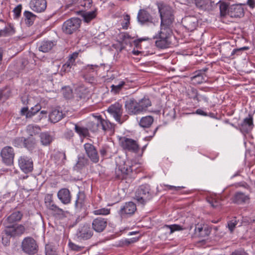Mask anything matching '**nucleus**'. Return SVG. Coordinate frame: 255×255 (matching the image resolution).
<instances>
[{
    "label": "nucleus",
    "instance_id": "obj_1",
    "mask_svg": "<svg viewBox=\"0 0 255 255\" xmlns=\"http://www.w3.org/2000/svg\"><path fill=\"white\" fill-rule=\"evenodd\" d=\"M151 106L150 100L145 97L138 101L134 98H130L126 101L125 105L127 112L130 115H137L144 113Z\"/></svg>",
    "mask_w": 255,
    "mask_h": 255
},
{
    "label": "nucleus",
    "instance_id": "obj_2",
    "mask_svg": "<svg viewBox=\"0 0 255 255\" xmlns=\"http://www.w3.org/2000/svg\"><path fill=\"white\" fill-rule=\"evenodd\" d=\"M154 38L157 39L155 42L156 47L160 49L168 48L172 45V31L169 26L162 25L158 34Z\"/></svg>",
    "mask_w": 255,
    "mask_h": 255
},
{
    "label": "nucleus",
    "instance_id": "obj_3",
    "mask_svg": "<svg viewBox=\"0 0 255 255\" xmlns=\"http://www.w3.org/2000/svg\"><path fill=\"white\" fill-rule=\"evenodd\" d=\"M87 127L93 132L97 131L100 129L105 131H114V125L109 121L103 119L100 116H96L94 121L89 122Z\"/></svg>",
    "mask_w": 255,
    "mask_h": 255
},
{
    "label": "nucleus",
    "instance_id": "obj_4",
    "mask_svg": "<svg viewBox=\"0 0 255 255\" xmlns=\"http://www.w3.org/2000/svg\"><path fill=\"white\" fill-rule=\"evenodd\" d=\"M151 198L150 186L147 184L140 186L135 192L134 199L138 203L143 205Z\"/></svg>",
    "mask_w": 255,
    "mask_h": 255
},
{
    "label": "nucleus",
    "instance_id": "obj_5",
    "mask_svg": "<svg viewBox=\"0 0 255 255\" xmlns=\"http://www.w3.org/2000/svg\"><path fill=\"white\" fill-rule=\"evenodd\" d=\"M81 24V20L72 17L66 20L62 25V30L66 34H72L78 31Z\"/></svg>",
    "mask_w": 255,
    "mask_h": 255
},
{
    "label": "nucleus",
    "instance_id": "obj_6",
    "mask_svg": "<svg viewBox=\"0 0 255 255\" xmlns=\"http://www.w3.org/2000/svg\"><path fill=\"white\" fill-rule=\"evenodd\" d=\"M161 18V26H169L174 19L172 10L171 7L168 5H160L158 6Z\"/></svg>",
    "mask_w": 255,
    "mask_h": 255
},
{
    "label": "nucleus",
    "instance_id": "obj_7",
    "mask_svg": "<svg viewBox=\"0 0 255 255\" xmlns=\"http://www.w3.org/2000/svg\"><path fill=\"white\" fill-rule=\"evenodd\" d=\"M21 249L26 254L33 255L37 252L38 246L33 238L27 237L24 238L22 241Z\"/></svg>",
    "mask_w": 255,
    "mask_h": 255
},
{
    "label": "nucleus",
    "instance_id": "obj_8",
    "mask_svg": "<svg viewBox=\"0 0 255 255\" xmlns=\"http://www.w3.org/2000/svg\"><path fill=\"white\" fill-rule=\"evenodd\" d=\"M119 142L122 148L128 151L137 153L139 150V146L137 142L131 138L125 136L119 138Z\"/></svg>",
    "mask_w": 255,
    "mask_h": 255
},
{
    "label": "nucleus",
    "instance_id": "obj_9",
    "mask_svg": "<svg viewBox=\"0 0 255 255\" xmlns=\"http://www.w3.org/2000/svg\"><path fill=\"white\" fill-rule=\"evenodd\" d=\"M0 156L2 162L7 165H10L13 163L14 157V152L12 147L6 146L1 150Z\"/></svg>",
    "mask_w": 255,
    "mask_h": 255
},
{
    "label": "nucleus",
    "instance_id": "obj_10",
    "mask_svg": "<svg viewBox=\"0 0 255 255\" xmlns=\"http://www.w3.org/2000/svg\"><path fill=\"white\" fill-rule=\"evenodd\" d=\"M85 152L93 163H97L99 161V156L95 146L91 143H86L84 145Z\"/></svg>",
    "mask_w": 255,
    "mask_h": 255
},
{
    "label": "nucleus",
    "instance_id": "obj_11",
    "mask_svg": "<svg viewBox=\"0 0 255 255\" xmlns=\"http://www.w3.org/2000/svg\"><path fill=\"white\" fill-rule=\"evenodd\" d=\"M107 111L119 124H122L123 123V121H122L121 119L123 114L122 105L121 104L116 103L111 105Z\"/></svg>",
    "mask_w": 255,
    "mask_h": 255
},
{
    "label": "nucleus",
    "instance_id": "obj_12",
    "mask_svg": "<svg viewBox=\"0 0 255 255\" xmlns=\"http://www.w3.org/2000/svg\"><path fill=\"white\" fill-rule=\"evenodd\" d=\"M137 19L138 22L141 25L152 23L153 22V17L147 11V8H143L139 10Z\"/></svg>",
    "mask_w": 255,
    "mask_h": 255
},
{
    "label": "nucleus",
    "instance_id": "obj_13",
    "mask_svg": "<svg viewBox=\"0 0 255 255\" xmlns=\"http://www.w3.org/2000/svg\"><path fill=\"white\" fill-rule=\"evenodd\" d=\"M26 228L22 225H16L7 226L4 230V232L10 237H15L20 236L25 232Z\"/></svg>",
    "mask_w": 255,
    "mask_h": 255
},
{
    "label": "nucleus",
    "instance_id": "obj_14",
    "mask_svg": "<svg viewBox=\"0 0 255 255\" xmlns=\"http://www.w3.org/2000/svg\"><path fill=\"white\" fill-rule=\"evenodd\" d=\"M254 127L253 123V117L249 114L245 118L242 122L239 125V129L243 133H247L250 132Z\"/></svg>",
    "mask_w": 255,
    "mask_h": 255
},
{
    "label": "nucleus",
    "instance_id": "obj_15",
    "mask_svg": "<svg viewBox=\"0 0 255 255\" xmlns=\"http://www.w3.org/2000/svg\"><path fill=\"white\" fill-rule=\"evenodd\" d=\"M182 23L186 29L193 31L198 25V19L196 16L189 15L182 19Z\"/></svg>",
    "mask_w": 255,
    "mask_h": 255
},
{
    "label": "nucleus",
    "instance_id": "obj_16",
    "mask_svg": "<svg viewBox=\"0 0 255 255\" xmlns=\"http://www.w3.org/2000/svg\"><path fill=\"white\" fill-rule=\"evenodd\" d=\"M250 199L249 195H246L241 191H237L233 195L231 198V200L234 204L243 205L249 203Z\"/></svg>",
    "mask_w": 255,
    "mask_h": 255
},
{
    "label": "nucleus",
    "instance_id": "obj_17",
    "mask_svg": "<svg viewBox=\"0 0 255 255\" xmlns=\"http://www.w3.org/2000/svg\"><path fill=\"white\" fill-rule=\"evenodd\" d=\"M18 165L20 169L25 173L33 169L32 160L26 156H21L18 159Z\"/></svg>",
    "mask_w": 255,
    "mask_h": 255
},
{
    "label": "nucleus",
    "instance_id": "obj_18",
    "mask_svg": "<svg viewBox=\"0 0 255 255\" xmlns=\"http://www.w3.org/2000/svg\"><path fill=\"white\" fill-rule=\"evenodd\" d=\"M93 235V232L90 226L88 225H84L79 228L77 232L78 238L83 240H88Z\"/></svg>",
    "mask_w": 255,
    "mask_h": 255
},
{
    "label": "nucleus",
    "instance_id": "obj_19",
    "mask_svg": "<svg viewBox=\"0 0 255 255\" xmlns=\"http://www.w3.org/2000/svg\"><path fill=\"white\" fill-rule=\"evenodd\" d=\"M30 8L36 12L44 11L47 7L46 0H31L29 3Z\"/></svg>",
    "mask_w": 255,
    "mask_h": 255
},
{
    "label": "nucleus",
    "instance_id": "obj_20",
    "mask_svg": "<svg viewBox=\"0 0 255 255\" xmlns=\"http://www.w3.org/2000/svg\"><path fill=\"white\" fill-rule=\"evenodd\" d=\"M107 226V219L98 217L95 219L92 222L93 229L98 233L103 232Z\"/></svg>",
    "mask_w": 255,
    "mask_h": 255
},
{
    "label": "nucleus",
    "instance_id": "obj_21",
    "mask_svg": "<svg viewBox=\"0 0 255 255\" xmlns=\"http://www.w3.org/2000/svg\"><path fill=\"white\" fill-rule=\"evenodd\" d=\"M136 210L135 204L132 202H128L125 203L120 209L119 213L122 217L126 215H132Z\"/></svg>",
    "mask_w": 255,
    "mask_h": 255
},
{
    "label": "nucleus",
    "instance_id": "obj_22",
    "mask_svg": "<svg viewBox=\"0 0 255 255\" xmlns=\"http://www.w3.org/2000/svg\"><path fill=\"white\" fill-rule=\"evenodd\" d=\"M59 200L64 204H68L71 201V195L70 191L67 188H62L57 193Z\"/></svg>",
    "mask_w": 255,
    "mask_h": 255
},
{
    "label": "nucleus",
    "instance_id": "obj_23",
    "mask_svg": "<svg viewBox=\"0 0 255 255\" xmlns=\"http://www.w3.org/2000/svg\"><path fill=\"white\" fill-rule=\"evenodd\" d=\"M228 14L232 17H241L244 16V9L240 4L232 5L229 7Z\"/></svg>",
    "mask_w": 255,
    "mask_h": 255
},
{
    "label": "nucleus",
    "instance_id": "obj_24",
    "mask_svg": "<svg viewBox=\"0 0 255 255\" xmlns=\"http://www.w3.org/2000/svg\"><path fill=\"white\" fill-rule=\"evenodd\" d=\"M89 164V159L84 155H79L78 156L77 161L74 166V169L76 171H80L85 168Z\"/></svg>",
    "mask_w": 255,
    "mask_h": 255
},
{
    "label": "nucleus",
    "instance_id": "obj_25",
    "mask_svg": "<svg viewBox=\"0 0 255 255\" xmlns=\"http://www.w3.org/2000/svg\"><path fill=\"white\" fill-rule=\"evenodd\" d=\"M86 202V195L83 192H79L75 203V208L78 210L81 209L85 206Z\"/></svg>",
    "mask_w": 255,
    "mask_h": 255
},
{
    "label": "nucleus",
    "instance_id": "obj_26",
    "mask_svg": "<svg viewBox=\"0 0 255 255\" xmlns=\"http://www.w3.org/2000/svg\"><path fill=\"white\" fill-rule=\"evenodd\" d=\"M64 116V114L62 111L58 109H54L52 110L49 115L50 121L53 123H56L60 121Z\"/></svg>",
    "mask_w": 255,
    "mask_h": 255
},
{
    "label": "nucleus",
    "instance_id": "obj_27",
    "mask_svg": "<svg viewBox=\"0 0 255 255\" xmlns=\"http://www.w3.org/2000/svg\"><path fill=\"white\" fill-rule=\"evenodd\" d=\"M184 229L182 226L177 225L173 224L171 225H164L162 228L161 231L165 232L166 234L171 235L175 231H181Z\"/></svg>",
    "mask_w": 255,
    "mask_h": 255
},
{
    "label": "nucleus",
    "instance_id": "obj_28",
    "mask_svg": "<svg viewBox=\"0 0 255 255\" xmlns=\"http://www.w3.org/2000/svg\"><path fill=\"white\" fill-rule=\"evenodd\" d=\"M41 143L44 146L49 145L53 140L52 135L48 132H43L39 134Z\"/></svg>",
    "mask_w": 255,
    "mask_h": 255
},
{
    "label": "nucleus",
    "instance_id": "obj_29",
    "mask_svg": "<svg viewBox=\"0 0 255 255\" xmlns=\"http://www.w3.org/2000/svg\"><path fill=\"white\" fill-rule=\"evenodd\" d=\"M22 216V213L20 211H15L7 217L6 221L9 224H12L20 221Z\"/></svg>",
    "mask_w": 255,
    "mask_h": 255
},
{
    "label": "nucleus",
    "instance_id": "obj_30",
    "mask_svg": "<svg viewBox=\"0 0 255 255\" xmlns=\"http://www.w3.org/2000/svg\"><path fill=\"white\" fill-rule=\"evenodd\" d=\"M55 45L52 41L46 40L43 41L38 47L39 51L43 52H48Z\"/></svg>",
    "mask_w": 255,
    "mask_h": 255
},
{
    "label": "nucleus",
    "instance_id": "obj_31",
    "mask_svg": "<svg viewBox=\"0 0 255 255\" xmlns=\"http://www.w3.org/2000/svg\"><path fill=\"white\" fill-rule=\"evenodd\" d=\"M153 122L152 116H148L141 118L139 122V125L143 128H149Z\"/></svg>",
    "mask_w": 255,
    "mask_h": 255
},
{
    "label": "nucleus",
    "instance_id": "obj_32",
    "mask_svg": "<svg viewBox=\"0 0 255 255\" xmlns=\"http://www.w3.org/2000/svg\"><path fill=\"white\" fill-rule=\"evenodd\" d=\"M23 16L25 24L29 26L33 24L36 17L32 12L27 10L23 12Z\"/></svg>",
    "mask_w": 255,
    "mask_h": 255
},
{
    "label": "nucleus",
    "instance_id": "obj_33",
    "mask_svg": "<svg viewBox=\"0 0 255 255\" xmlns=\"http://www.w3.org/2000/svg\"><path fill=\"white\" fill-rule=\"evenodd\" d=\"M81 15L85 22L89 23L92 19H94L97 15L96 10L91 11H81Z\"/></svg>",
    "mask_w": 255,
    "mask_h": 255
},
{
    "label": "nucleus",
    "instance_id": "obj_34",
    "mask_svg": "<svg viewBox=\"0 0 255 255\" xmlns=\"http://www.w3.org/2000/svg\"><path fill=\"white\" fill-rule=\"evenodd\" d=\"M212 2L210 0H195L197 7L203 10L208 9L211 7Z\"/></svg>",
    "mask_w": 255,
    "mask_h": 255
},
{
    "label": "nucleus",
    "instance_id": "obj_35",
    "mask_svg": "<svg viewBox=\"0 0 255 255\" xmlns=\"http://www.w3.org/2000/svg\"><path fill=\"white\" fill-rule=\"evenodd\" d=\"M206 75H203L200 74V72L196 71L195 75L191 77V80L194 84H200L204 82H206Z\"/></svg>",
    "mask_w": 255,
    "mask_h": 255
},
{
    "label": "nucleus",
    "instance_id": "obj_36",
    "mask_svg": "<svg viewBox=\"0 0 255 255\" xmlns=\"http://www.w3.org/2000/svg\"><path fill=\"white\" fill-rule=\"evenodd\" d=\"M195 234L198 237H205L209 235L210 231L207 227L203 228L198 226L195 229Z\"/></svg>",
    "mask_w": 255,
    "mask_h": 255
},
{
    "label": "nucleus",
    "instance_id": "obj_37",
    "mask_svg": "<svg viewBox=\"0 0 255 255\" xmlns=\"http://www.w3.org/2000/svg\"><path fill=\"white\" fill-rule=\"evenodd\" d=\"M23 144L24 147L29 150H32L36 145L35 139L32 137H29L26 139L24 138L23 139Z\"/></svg>",
    "mask_w": 255,
    "mask_h": 255
},
{
    "label": "nucleus",
    "instance_id": "obj_38",
    "mask_svg": "<svg viewBox=\"0 0 255 255\" xmlns=\"http://www.w3.org/2000/svg\"><path fill=\"white\" fill-rule=\"evenodd\" d=\"M76 56H77L74 54L71 55L67 62L63 65L62 69L64 71H69L70 70L72 66L74 65L75 60V57Z\"/></svg>",
    "mask_w": 255,
    "mask_h": 255
},
{
    "label": "nucleus",
    "instance_id": "obj_39",
    "mask_svg": "<svg viewBox=\"0 0 255 255\" xmlns=\"http://www.w3.org/2000/svg\"><path fill=\"white\" fill-rule=\"evenodd\" d=\"M118 169L124 175H128L132 171L131 167L126 162L123 165H120L118 166Z\"/></svg>",
    "mask_w": 255,
    "mask_h": 255
},
{
    "label": "nucleus",
    "instance_id": "obj_40",
    "mask_svg": "<svg viewBox=\"0 0 255 255\" xmlns=\"http://www.w3.org/2000/svg\"><path fill=\"white\" fill-rule=\"evenodd\" d=\"M75 130L80 136L86 137L89 134V130L87 128L81 127L75 125Z\"/></svg>",
    "mask_w": 255,
    "mask_h": 255
},
{
    "label": "nucleus",
    "instance_id": "obj_41",
    "mask_svg": "<svg viewBox=\"0 0 255 255\" xmlns=\"http://www.w3.org/2000/svg\"><path fill=\"white\" fill-rule=\"evenodd\" d=\"M217 4H219L220 13L222 16H225L227 13H228L229 7L227 3L219 1Z\"/></svg>",
    "mask_w": 255,
    "mask_h": 255
},
{
    "label": "nucleus",
    "instance_id": "obj_42",
    "mask_svg": "<svg viewBox=\"0 0 255 255\" xmlns=\"http://www.w3.org/2000/svg\"><path fill=\"white\" fill-rule=\"evenodd\" d=\"M4 34V36H7L12 35L15 32V30L13 26L11 24H9L7 26L2 29Z\"/></svg>",
    "mask_w": 255,
    "mask_h": 255
},
{
    "label": "nucleus",
    "instance_id": "obj_43",
    "mask_svg": "<svg viewBox=\"0 0 255 255\" xmlns=\"http://www.w3.org/2000/svg\"><path fill=\"white\" fill-rule=\"evenodd\" d=\"M40 128L37 126L29 125L27 127V130L29 134L32 136L33 134H35L36 133L38 132Z\"/></svg>",
    "mask_w": 255,
    "mask_h": 255
},
{
    "label": "nucleus",
    "instance_id": "obj_44",
    "mask_svg": "<svg viewBox=\"0 0 255 255\" xmlns=\"http://www.w3.org/2000/svg\"><path fill=\"white\" fill-rule=\"evenodd\" d=\"M238 224V221L236 217L228 222L227 227L231 233H233L236 225Z\"/></svg>",
    "mask_w": 255,
    "mask_h": 255
},
{
    "label": "nucleus",
    "instance_id": "obj_45",
    "mask_svg": "<svg viewBox=\"0 0 255 255\" xmlns=\"http://www.w3.org/2000/svg\"><path fill=\"white\" fill-rule=\"evenodd\" d=\"M125 84V82L124 81H121L118 85H112L111 87V91L115 94L119 93Z\"/></svg>",
    "mask_w": 255,
    "mask_h": 255
},
{
    "label": "nucleus",
    "instance_id": "obj_46",
    "mask_svg": "<svg viewBox=\"0 0 255 255\" xmlns=\"http://www.w3.org/2000/svg\"><path fill=\"white\" fill-rule=\"evenodd\" d=\"M208 202L211 206L214 208H217L221 206V200L215 198H210L208 199Z\"/></svg>",
    "mask_w": 255,
    "mask_h": 255
},
{
    "label": "nucleus",
    "instance_id": "obj_47",
    "mask_svg": "<svg viewBox=\"0 0 255 255\" xmlns=\"http://www.w3.org/2000/svg\"><path fill=\"white\" fill-rule=\"evenodd\" d=\"M53 214L59 218H63L66 216V212L58 206L52 212Z\"/></svg>",
    "mask_w": 255,
    "mask_h": 255
},
{
    "label": "nucleus",
    "instance_id": "obj_48",
    "mask_svg": "<svg viewBox=\"0 0 255 255\" xmlns=\"http://www.w3.org/2000/svg\"><path fill=\"white\" fill-rule=\"evenodd\" d=\"M130 24V16L128 14L124 15V19L122 22L121 25L122 28L124 29H127Z\"/></svg>",
    "mask_w": 255,
    "mask_h": 255
},
{
    "label": "nucleus",
    "instance_id": "obj_49",
    "mask_svg": "<svg viewBox=\"0 0 255 255\" xmlns=\"http://www.w3.org/2000/svg\"><path fill=\"white\" fill-rule=\"evenodd\" d=\"M110 210L107 208H101L94 210L93 213L96 215H107L110 214Z\"/></svg>",
    "mask_w": 255,
    "mask_h": 255
},
{
    "label": "nucleus",
    "instance_id": "obj_50",
    "mask_svg": "<svg viewBox=\"0 0 255 255\" xmlns=\"http://www.w3.org/2000/svg\"><path fill=\"white\" fill-rule=\"evenodd\" d=\"M22 5L21 4L17 5L13 10L14 18H18L21 15Z\"/></svg>",
    "mask_w": 255,
    "mask_h": 255
},
{
    "label": "nucleus",
    "instance_id": "obj_51",
    "mask_svg": "<svg viewBox=\"0 0 255 255\" xmlns=\"http://www.w3.org/2000/svg\"><path fill=\"white\" fill-rule=\"evenodd\" d=\"M249 47L244 46L240 48L235 49L231 53V56H232V58H234V56L235 55H239L242 53V52L244 50H248Z\"/></svg>",
    "mask_w": 255,
    "mask_h": 255
},
{
    "label": "nucleus",
    "instance_id": "obj_52",
    "mask_svg": "<svg viewBox=\"0 0 255 255\" xmlns=\"http://www.w3.org/2000/svg\"><path fill=\"white\" fill-rule=\"evenodd\" d=\"M63 94L66 99H70L72 97V90L70 87H66L63 90Z\"/></svg>",
    "mask_w": 255,
    "mask_h": 255
},
{
    "label": "nucleus",
    "instance_id": "obj_53",
    "mask_svg": "<svg viewBox=\"0 0 255 255\" xmlns=\"http://www.w3.org/2000/svg\"><path fill=\"white\" fill-rule=\"evenodd\" d=\"M21 116H25L26 118H30L32 117V114L30 113L28 107H23L20 110Z\"/></svg>",
    "mask_w": 255,
    "mask_h": 255
},
{
    "label": "nucleus",
    "instance_id": "obj_54",
    "mask_svg": "<svg viewBox=\"0 0 255 255\" xmlns=\"http://www.w3.org/2000/svg\"><path fill=\"white\" fill-rule=\"evenodd\" d=\"M188 95L190 98L196 100L198 95V91L196 89L192 88L188 91Z\"/></svg>",
    "mask_w": 255,
    "mask_h": 255
},
{
    "label": "nucleus",
    "instance_id": "obj_55",
    "mask_svg": "<svg viewBox=\"0 0 255 255\" xmlns=\"http://www.w3.org/2000/svg\"><path fill=\"white\" fill-rule=\"evenodd\" d=\"M10 236L6 234L5 232H4V234L2 235V243L3 245L5 246H7L9 245L10 243Z\"/></svg>",
    "mask_w": 255,
    "mask_h": 255
},
{
    "label": "nucleus",
    "instance_id": "obj_56",
    "mask_svg": "<svg viewBox=\"0 0 255 255\" xmlns=\"http://www.w3.org/2000/svg\"><path fill=\"white\" fill-rule=\"evenodd\" d=\"M69 247L72 250L75 251H81L84 248L83 247L79 246L71 242L69 243Z\"/></svg>",
    "mask_w": 255,
    "mask_h": 255
},
{
    "label": "nucleus",
    "instance_id": "obj_57",
    "mask_svg": "<svg viewBox=\"0 0 255 255\" xmlns=\"http://www.w3.org/2000/svg\"><path fill=\"white\" fill-rule=\"evenodd\" d=\"M54 202L53 200V194H47L45 195L44 198V202L45 206L47 204Z\"/></svg>",
    "mask_w": 255,
    "mask_h": 255
},
{
    "label": "nucleus",
    "instance_id": "obj_58",
    "mask_svg": "<svg viewBox=\"0 0 255 255\" xmlns=\"http://www.w3.org/2000/svg\"><path fill=\"white\" fill-rule=\"evenodd\" d=\"M231 255H248V253L243 249H239L232 252Z\"/></svg>",
    "mask_w": 255,
    "mask_h": 255
},
{
    "label": "nucleus",
    "instance_id": "obj_59",
    "mask_svg": "<svg viewBox=\"0 0 255 255\" xmlns=\"http://www.w3.org/2000/svg\"><path fill=\"white\" fill-rule=\"evenodd\" d=\"M41 109V106L39 105H36L34 107L30 109V113L32 114V116L36 114Z\"/></svg>",
    "mask_w": 255,
    "mask_h": 255
},
{
    "label": "nucleus",
    "instance_id": "obj_60",
    "mask_svg": "<svg viewBox=\"0 0 255 255\" xmlns=\"http://www.w3.org/2000/svg\"><path fill=\"white\" fill-rule=\"evenodd\" d=\"M45 254L46 255H57L56 252L50 247H46Z\"/></svg>",
    "mask_w": 255,
    "mask_h": 255
},
{
    "label": "nucleus",
    "instance_id": "obj_61",
    "mask_svg": "<svg viewBox=\"0 0 255 255\" xmlns=\"http://www.w3.org/2000/svg\"><path fill=\"white\" fill-rule=\"evenodd\" d=\"M46 207L48 209L53 212L58 206L53 202L46 205Z\"/></svg>",
    "mask_w": 255,
    "mask_h": 255
},
{
    "label": "nucleus",
    "instance_id": "obj_62",
    "mask_svg": "<svg viewBox=\"0 0 255 255\" xmlns=\"http://www.w3.org/2000/svg\"><path fill=\"white\" fill-rule=\"evenodd\" d=\"M166 186L168 188L169 190H171L175 191H179L181 189L183 188V187L182 186H174L169 185H166Z\"/></svg>",
    "mask_w": 255,
    "mask_h": 255
},
{
    "label": "nucleus",
    "instance_id": "obj_63",
    "mask_svg": "<svg viewBox=\"0 0 255 255\" xmlns=\"http://www.w3.org/2000/svg\"><path fill=\"white\" fill-rule=\"evenodd\" d=\"M84 78H85V80H86L89 83H93L94 81V78L93 76H89L88 75L85 74L84 75Z\"/></svg>",
    "mask_w": 255,
    "mask_h": 255
},
{
    "label": "nucleus",
    "instance_id": "obj_64",
    "mask_svg": "<svg viewBox=\"0 0 255 255\" xmlns=\"http://www.w3.org/2000/svg\"><path fill=\"white\" fill-rule=\"evenodd\" d=\"M247 4L251 8H254L255 7V0H248Z\"/></svg>",
    "mask_w": 255,
    "mask_h": 255
}]
</instances>
